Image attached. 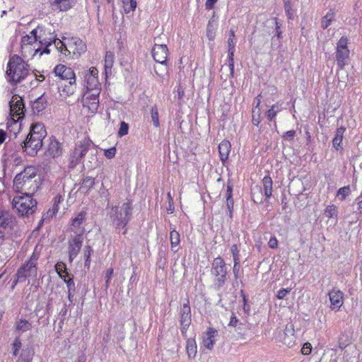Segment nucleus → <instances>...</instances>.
I'll list each match as a JSON object with an SVG mask.
<instances>
[{
	"instance_id": "5",
	"label": "nucleus",
	"mask_w": 362,
	"mask_h": 362,
	"mask_svg": "<svg viewBox=\"0 0 362 362\" xmlns=\"http://www.w3.org/2000/svg\"><path fill=\"white\" fill-rule=\"evenodd\" d=\"M45 35V28L42 26H37L35 29H33L29 35H27L22 37L21 39V47L22 49H25L28 45H33V43H36L37 41L41 45H45V48L41 51L40 47L35 48V53L40 52V55H42L43 53L49 54L50 52L48 47L52 44V40L54 39L53 37H51L49 39L43 37V35Z\"/></svg>"
},
{
	"instance_id": "25",
	"label": "nucleus",
	"mask_w": 362,
	"mask_h": 362,
	"mask_svg": "<svg viewBox=\"0 0 362 362\" xmlns=\"http://www.w3.org/2000/svg\"><path fill=\"white\" fill-rule=\"evenodd\" d=\"M231 145L227 140L222 141L218 145V152L222 163H225L228 158L230 151Z\"/></svg>"
},
{
	"instance_id": "1",
	"label": "nucleus",
	"mask_w": 362,
	"mask_h": 362,
	"mask_svg": "<svg viewBox=\"0 0 362 362\" xmlns=\"http://www.w3.org/2000/svg\"><path fill=\"white\" fill-rule=\"evenodd\" d=\"M13 187L17 192L24 194H34L39 188L37 180V170L33 166L26 167L17 174L13 180Z\"/></svg>"
},
{
	"instance_id": "15",
	"label": "nucleus",
	"mask_w": 362,
	"mask_h": 362,
	"mask_svg": "<svg viewBox=\"0 0 362 362\" xmlns=\"http://www.w3.org/2000/svg\"><path fill=\"white\" fill-rule=\"evenodd\" d=\"M9 107L11 116L17 117L18 119L23 118L25 110L23 99L20 96L14 95L12 97Z\"/></svg>"
},
{
	"instance_id": "4",
	"label": "nucleus",
	"mask_w": 362,
	"mask_h": 362,
	"mask_svg": "<svg viewBox=\"0 0 362 362\" xmlns=\"http://www.w3.org/2000/svg\"><path fill=\"white\" fill-rule=\"evenodd\" d=\"M29 74L28 65L16 54L12 56L8 63L6 74L10 83H18Z\"/></svg>"
},
{
	"instance_id": "24",
	"label": "nucleus",
	"mask_w": 362,
	"mask_h": 362,
	"mask_svg": "<svg viewBox=\"0 0 362 362\" xmlns=\"http://www.w3.org/2000/svg\"><path fill=\"white\" fill-rule=\"evenodd\" d=\"M294 327L291 323H288L286 325L284 331L283 342L288 346H292L295 344V336H294Z\"/></svg>"
},
{
	"instance_id": "29",
	"label": "nucleus",
	"mask_w": 362,
	"mask_h": 362,
	"mask_svg": "<svg viewBox=\"0 0 362 362\" xmlns=\"http://www.w3.org/2000/svg\"><path fill=\"white\" fill-rule=\"evenodd\" d=\"M186 351L189 359H193L197 356V344L194 339L190 338L187 341Z\"/></svg>"
},
{
	"instance_id": "52",
	"label": "nucleus",
	"mask_w": 362,
	"mask_h": 362,
	"mask_svg": "<svg viewBox=\"0 0 362 362\" xmlns=\"http://www.w3.org/2000/svg\"><path fill=\"white\" fill-rule=\"evenodd\" d=\"M22 346V343L18 337H16L13 343V355L17 356Z\"/></svg>"
},
{
	"instance_id": "36",
	"label": "nucleus",
	"mask_w": 362,
	"mask_h": 362,
	"mask_svg": "<svg viewBox=\"0 0 362 362\" xmlns=\"http://www.w3.org/2000/svg\"><path fill=\"white\" fill-rule=\"evenodd\" d=\"M114 64V54L112 52L108 51L105 57V73L111 72V69Z\"/></svg>"
},
{
	"instance_id": "31",
	"label": "nucleus",
	"mask_w": 362,
	"mask_h": 362,
	"mask_svg": "<svg viewBox=\"0 0 362 362\" xmlns=\"http://www.w3.org/2000/svg\"><path fill=\"white\" fill-rule=\"evenodd\" d=\"M335 17V12L333 9H330L327 14L322 17L320 23V26L322 29L327 28L331 23L334 21Z\"/></svg>"
},
{
	"instance_id": "6",
	"label": "nucleus",
	"mask_w": 362,
	"mask_h": 362,
	"mask_svg": "<svg viewBox=\"0 0 362 362\" xmlns=\"http://www.w3.org/2000/svg\"><path fill=\"white\" fill-rule=\"evenodd\" d=\"M132 210V208L129 202L123 203L121 206L112 207L111 210L110 217L113 225L116 230L124 229L122 232L124 235L127 233L126 226L131 219Z\"/></svg>"
},
{
	"instance_id": "62",
	"label": "nucleus",
	"mask_w": 362,
	"mask_h": 362,
	"mask_svg": "<svg viewBox=\"0 0 362 362\" xmlns=\"http://www.w3.org/2000/svg\"><path fill=\"white\" fill-rule=\"evenodd\" d=\"M217 2V0H206L205 4L206 9L211 10L214 8V4Z\"/></svg>"
},
{
	"instance_id": "13",
	"label": "nucleus",
	"mask_w": 362,
	"mask_h": 362,
	"mask_svg": "<svg viewBox=\"0 0 362 362\" xmlns=\"http://www.w3.org/2000/svg\"><path fill=\"white\" fill-rule=\"evenodd\" d=\"M180 317L181 333L182 336L186 337L187 331L192 322L191 308L189 306L188 300L182 305L180 308Z\"/></svg>"
},
{
	"instance_id": "23",
	"label": "nucleus",
	"mask_w": 362,
	"mask_h": 362,
	"mask_svg": "<svg viewBox=\"0 0 362 362\" xmlns=\"http://www.w3.org/2000/svg\"><path fill=\"white\" fill-rule=\"evenodd\" d=\"M235 40H232V38L228 39V66L230 69V75L231 77L233 76L234 74V53L235 51Z\"/></svg>"
},
{
	"instance_id": "27",
	"label": "nucleus",
	"mask_w": 362,
	"mask_h": 362,
	"mask_svg": "<svg viewBox=\"0 0 362 362\" xmlns=\"http://www.w3.org/2000/svg\"><path fill=\"white\" fill-rule=\"evenodd\" d=\"M76 2V0H54L52 5L62 11H66L72 8Z\"/></svg>"
},
{
	"instance_id": "2",
	"label": "nucleus",
	"mask_w": 362,
	"mask_h": 362,
	"mask_svg": "<svg viewBox=\"0 0 362 362\" xmlns=\"http://www.w3.org/2000/svg\"><path fill=\"white\" fill-rule=\"evenodd\" d=\"M55 48L66 56L78 58L86 51V43L79 37H65L64 40L53 39Z\"/></svg>"
},
{
	"instance_id": "55",
	"label": "nucleus",
	"mask_w": 362,
	"mask_h": 362,
	"mask_svg": "<svg viewBox=\"0 0 362 362\" xmlns=\"http://www.w3.org/2000/svg\"><path fill=\"white\" fill-rule=\"evenodd\" d=\"M238 322H239V320L237 318V317L235 315V314L233 313L230 317V322L228 323V326L236 327H238V325H242L241 323L239 324Z\"/></svg>"
},
{
	"instance_id": "63",
	"label": "nucleus",
	"mask_w": 362,
	"mask_h": 362,
	"mask_svg": "<svg viewBox=\"0 0 362 362\" xmlns=\"http://www.w3.org/2000/svg\"><path fill=\"white\" fill-rule=\"evenodd\" d=\"M275 25H276V28H275L276 35L279 39H281L282 38V32L280 30V25H279V23L277 22L276 19H275Z\"/></svg>"
},
{
	"instance_id": "53",
	"label": "nucleus",
	"mask_w": 362,
	"mask_h": 362,
	"mask_svg": "<svg viewBox=\"0 0 362 362\" xmlns=\"http://www.w3.org/2000/svg\"><path fill=\"white\" fill-rule=\"evenodd\" d=\"M284 8H285V11H286V16H288V19H293V11H292L291 1H288V3L287 2H284Z\"/></svg>"
},
{
	"instance_id": "19",
	"label": "nucleus",
	"mask_w": 362,
	"mask_h": 362,
	"mask_svg": "<svg viewBox=\"0 0 362 362\" xmlns=\"http://www.w3.org/2000/svg\"><path fill=\"white\" fill-rule=\"evenodd\" d=\"M55 76L60 79L67 81L69 79H74L75 73L71 67H67L63 64H58L54 69Z\"/></svg>"
},
{
	"instance_id": "47",
	"label": "nucleus",
	"mask_w": 362,
	"mask_h": 362,
	"mask_svg": "<svg viewBox=\"0 0 362 362\" xmlns=\"http://www.w3.org/2000/svg\"><path fill=\"white\" fill-rule=\"evenodd\" d=\"M93 250L90 245H86L84 247V257H85V267H89L90 263V256L93 253Z\"/></svg>"
},
{
	"instance_id": "39",
	"label": "nucleus",
	"mask_w": 362,
	"mask_h": 362,
	"mask_svg": "<svg viewBox=\"0 0 362 362\" xmlns=\"http://www.w3.org/2000/svg\"><path fill=\"white\" fill-rule=\"evenodd\" d=\"M33 354V353L30 349H23L16 362H31Z\"/></svg>"
},
{
	"instance_id": "8",
	"label": "nucleus",
	"mask_w": 362,
	"mask_h": 362,
	"mask_svg": "<svg viewBox=\"0 0 362 362\" xmlns=\"http://www.w3.org/2000/svg\"><path fill=\"white\" fill-rule=\"evenodd\" d=\"M89 151H95L93 142L89 139L81 141L70 154L69 167L74 169Z\"/></svg>"
},
{
	"instance_id": "9",
	"label": "nucleus",
	"mask_w": 362,
	"mask_h": 362,
	"mask_svg": "<svg viewBox=\"0 0 362 362\" xmlns=\"http://www.w3.org/2000/svg\"><path fill=\"white\" fill-rule=\"evenodd\" d=\"M211 272L214 277V286L218 290L224 285L228 272L226 264L221 257L213 260Z\"/></svg>"
},
{
	"instance_id": "37",
	"label": "nucleus",
	"mask_w": 362,
	"mask_h": 362,
	"mask_svg": "<svg viewBox=\"0 0 362 362\" xmlns=\"http://www.w3.org/2000/svg\"><path fill=\"white\" fill-rule=\"evenodd\" d=\"M94 185L95 178L93 177H86L82 181L80 189L85 192H88L90 189L93 187Z\"/></svg>"
},
{
	"instance_id": "48",
	"label": "nucleus",
	"mask_w": 362,
	"mask_h": 362,
	"mask_svg": "<svg viewBox=\"0 0 362 362\" xmlns=\"http://www.w3.org/2000/svg\"><path fill=\"white\" fill-rule=\"evenodd\" d=\"M231 253L233 255V262H235V264H239L240 263V255H239V249L236 244H234L230 247Z\"/></svg>"
},
{
	"instance_id": "38",
	"label": "nucleus",
	"mask_w": 362,
	"mask_h": 362,
	"mask_svg": "<svg viewBox=\"0 0 362 362\" xmlns=\"http://www.w3.org/2000/svg\"><path fill=\"white\" fill-rule=\"evenodd\" d=\"M55 270L61 279L71 276L70 274L67 273L66 266L62 262H59L56 264Z\"/></svg>"
},
{
	"instance_id": "64",
	"label": "nucleus",
	"mask_w": 362,
	"mask_h": 362,
	"mask_svg": "<svg viewBox=\"0 0 362 362\" xmlns=\"http://www.w3.org/2000/svg\"><path fill=\"white\" fill-rule=\"evenodd\" d=\"M261 95H258L254 100V104L255 105V108L253 110H257L261 103Z\"/></svg>"
},
{
	"instance_id": "42",
	"label": "nucleus",
	"mask_w": 362,
	"mask_h": 362,
	"mask_svg": "<svg viewBox=\"0 0 362 362\" xmlns=\"http://www.w3.org/2000/svg\"><path fill=\"white\" fill-rule=\"evenodd\" d=\"M46 107V103L43 96L38 98L33 103V109L34 111L40 112L43 110Z\"/></svg>"
},
{
	"instance_id": "3",
	"label": "nucleus",
	"mask_w": 362,
	"mask_h": 362,
	"mask_svg": "<svg viewBox=\"0 0 362 362\" xmlns=\"http://www.w3.org/2000/svg\"><path fill=\"white\" fill-rule=\"evenodd\" d=\"M47 135L45 126L36 123L31 127L29 135L24 141L25 151L30 156H34L42 146V141Z\"/></svg>"
},
{
	"instance_id": "22",
	"label": "nucleus",
	"mask_w": 362,
	"mask_h": 362,
	"mask_svg": "<svg viewBox=\"0 0 362 362\" xmlns=\"http://www.w3.org/2000/svg\"><path fill=\"white\" fill-rule=\"evenodd\" d=\"M64 200L60 194H57L53 199L52 207L49 209L48 211L43 214L42 221H47L52 218L59 211V204Z\"/></svg>"
},
{
	"instance_id": "16",
	"label": "nucleus",
	"mask_w": 362,
	"mask_h": 362,
	"mask_svg": "<svg viewBox=\"0 0 362 362\" xmlns=\"http://www.w3.org/2000/svg\"><path fill=\"white\" fill-rule=\"evenodd\" d=\"M83 242V236L82 234L75 235L69 242V261L71 262L79 253Z\"/></svg>"
},
{
	"instance_id": "21",
	"label": "nucleus",
	"mask_w": 362,
	"mask_h": 362,
	"mask_svg": "<svg viewBox=\"0 0 362 362\" xmlns=\"http://www.w3.org/2000/svg\"><path fill=\"white\" fill-rule=\"evenodd\" d=\"M218 335V331L213 327H208L206 332L203 334L202 342L204 346L211 350L216 341V337Z\"/></svg>"
},
{
	"instance_id": "7",
	"label": "nucleus",
	"mask_w": 362,
	"mask_h": 362,
	"mask_svg": "<svg viewBox=\"0 0 362 362\" xmlns=\"http://www.w3.org/2000/svg\"><path fill=\"white\" fill-rule=\"evenodd\" d=\"M33 194L22 193L13 197L12 206L17 214L23 217H29L37 209V201L33 198Z\"/></svg>"
},
{
	"instance_id": "51",
	"label": "nucleus",
	"mask_w": 362,
	"mask_h": 362,
	"mask_svg": "<svg viewBox=\"0 0 362 362\" xmlns=\"http://www.w3.org/2000/svg\"><path fill=\"white\" fill-rule=\"evenodd\" d=\"M252 124L254 125L257 126L260 122H261V114H260V110L258 109L257 110H252Z\"/></svg>"
},
{
	"instance_id": "57",
	"label": "nucleus",
	"mask_w": 362,
	"mask_h": 362,
	"mask_svg": "<svg viewBox=\"0 0 362 362\" xmlns=\"http://www.w3.org/2000/svg\"><path fill=\"white\" fill-rule=\"evenodd\" d=\"M268 245L271 249H276L278 247V240L275 236L269 239Z\"/></svg>"
},
{
	"instance_id": "10",
	"label": "nucleus",
	"mask_w": 362,
	"mask_h": 362,
	"mask_svg": "<svg viewBox=\"0 0 362 362\" xmlns=\"http://www.w3.org/2000/svg\"><path fill=\"white\" fill-rule=\"evenodd\" d=\"M37 258L33 255L30 259L23 264L17 271L16 274V280L13 281V286L18 282H24L27 278H36L37 274V268L36 261Z\"/></svg>"
},
{
	"instance_id": "35",
	"label": "nucleus",
	"mask_w": 362,
	"mask_h": 362,
	"mask_svg": "<svg viewBox=\"0 0 362 362\" xmlns=\"http://www.w3.org/2000/svg\"><path fill=\"white\" fill-rule=\"evenodd\" d=\"M338 208L334 204L328 205L325 209V215L328 218H334L337 221L338 217Z\"/></svg>"
},
{
	"instance_id": "28",
	"label": "nucleus",
	"mask_w": 362,
	"mask_h": 362,
	"mask_svg": "<svg viewBox=\"0 0 362 362\" xmlns=\"http://www.w3.org/2000/svg\"><path fill=\"white\" fill-rule=\"evenodd\" d=\"M59 90L66 95H73L76 90V77L74 79L68 80V84L61 85Z\"/></svg>"
},
{
	"instance_id": "44",
	"label": "nucleus",
	"mask_w": 362,
	"mask_h": 362,
	"mask_svg": "<svg viewBox=\"0 0 362 362\" xmlns=\"http://www.w3.org/2000/svg\"><path fill=\"white\" fill-rule=\"evenodd\" d=\"M350 193V186L347 185L339 188L337 192V196L339 198L341 201H343L346 198V197L349 195Z\"/></svg>"
},
{
	"instance_id": "54",
	"label": "nucleus",
	"mask_w": 362,
	"mask_h": 362,
	"mask_svg": "<svg viewBox=\"0 0 362 362\" xmlns=\"http://www.w3.org/2000/svg\"><path fill=\"white\" fill-rule=\"evenodd\" d=\"M104 154H105V157L109 159L114 158L116 154L115 147H112V148L105 150Z\"/></svg>"
},
{
	"instance_id": "45",
	"label": "nucleus",
	"mask_w": 362,
	"mask_h": 362,
	"mask_svg": "<svg viewBox=\"0 0 362 362\" xmlns=\"http://www.w3.org/2000/svg\"><path fill=\"white\" fill-rule=\"evenodd\" d=\"M151 118L153 122V125L156 127H158L160 126L159 123V116H158V110L156 106H153L151 109Z\"/></svg>"
},
{
	"instance_id": "17",
	"label": "nucleus",
	"mask_w": 362,
	"mask_h": 362,
	"mask_svg": "<svg viewBox=\"0 0 362 362\" xmlns=\"http://www.w3.org/2000/svg\"><path fill=\"white\" fill-rule=\"evenodd\" d=\"M330 301V309L335 312L339 311L344 304V293L338 289L333 288L328 293Z\"/></svg>"
},
{
	"instance_id": "59",
	"label": "nucleus",
	"mask_w": 362,
	"mask_h": 362,
	"mask_svg": "<svg viewBox=\"0 0 362 362\" xmlns=\"http://www.w3.org/2000/svg\"><path fill=\"white\" fill-rule=\"evenodd\" d=\"M296 135V132L294 130H290L286 132L284 135L283 138L285 140L291 141L292 140Z\"/></svg>"
},
{
	"instance_id": "40",
	"label": "nucleus",
	"mask_w": 362,
	"mask_h": 362,
	"mask_svg": "<svg viewBox=\"0 0 362 362\" xmlns=\"http://www.w3.org/2000/svg\"><path fill=\"white\" fill-rule=\"evenodd\" d=\"M124 11L126 13L134 11L137 6L136 0H122Z\"/></svg>"
},
{
	"instance_id": "46",
	"label": "nucleus",
	"mask_w": 362,
	"mask_h": 362,
	"mask_svg": "<svg viewBox=\"0 0 362 362\" xmlns=\"http://www.w3.org/2000/svg\"><path fill=\"white\" fill-rule=\"evenodd\" d=\"M11 222V216L8 213L0 212V227L6 228Z\"/></svg>"
},
{
	"instance_id": "60",
	"label": "nucleus",
	"mask_w": 362,
	"mask_h": 362,
	"mask_svg": "<svg viewBox=\"0 0 362 362\" xmlns=\"http://www.w3.org/2000/svg\"><path fill=\"white\" fill-rule=\"evenodd\" d=\"M357 205H358V212L361 214H362V191L361 194L357 197Z\"/></svg>"
},
{
	"instance_id": "61",
	"label": "nucleus",
	"mask_w": 362,
	"mask_h": 362,
	"mask_svg": "<svg viewBox=\"0 0 362 362\" xmlns=\"http://www.w3.org/2000/svg\"><path fill=\"white\" fill-rule=\"evenodd\" d=\"M112 274H113V269L112 268L108 269L105 274L106 286H107L109 281L111 279Z\"/></svg>"
},
{
	"instance_id": "26",
	"label": "nucleus",
	"mask_w": 362,
	"mask_h": 362,
	"mask_svg": "<svg viewBox=\"0 0 362 362\" xmlns=\"http://www.w3.org/2000/svg\"><path fill=\"white\" fill-rule=\"evenodd\" d=\"M346 132V128L340 127L337 129L334 137L332 140L333 147L337 150H342L341 143L344 138V134Z\"/></svg>"
},
{
	"instance_id": "56",
	"label": "nucleus",
	"mask_w": 362,
	"mask_h": 362,
	"mask_svg": "<svg viewBox=\"0 0 362 362\" xmlns=\"http://www.w3.org/2000/svg\"><path fill=\"white\" fill-rule=\"evenodd\" d=\"M312 346L310 343L307 342L304 344L301 349V353L303 355H309L311 353Z\"/></svg>"
},
{
	"instance_id": "18",
	"label": "nucleus",
	"mask_w": 362,
	"mask_h": 362,
	"mask_svg": "<svg viewBox=\"0 0 362 362\" xmlns=\"http://www.w3.org/2000/svg\"><path fill=\"white\" fill-rule=\"evenodd\" d=\"M168 49L165 45H155L152 49L154 60L163 65L166 64Z\"/></svg>"
},
{
	"instance_id": "58",
	"label": "nucleus",
	"mask_w": 362,
	"mask_h": 362,
	"mask_svg": "<svg viewBox=\"0 0 362 362\" xmlns=\"http://www.w3.org/2000/svg\"><path fill=\"white\" fill-rule=\"evenodd\" d=\"M290 291L288 288H281L277 292L276 296L279 299H283Z\"/></svg>"
},
{
	"instance_id": "43",
	"label": "nucleus",
	"mask_w": 362,
	"mask_h": 362,
	"mask_svg": "<svg viewBox=\"0 0 362 362\" xmlns=\"http://www.w3.org/2000/svg\"><path fill=\"white\" fill-rule=\"evenodd\" d=\"M86 213L85 211H81L78 213L76 217L72 218L71 225L74 227H79L83 222L85 221Z\"/></svg>"
},
{
	"instance_id": "11",
	"label": "nucleus",
	"mask_w": 362,
	"mask_h": 362,
	"mask_svg": "<svg viewBox=\"0 0 362 362\" xmlns=\"http://www.w3.org/2000/svg\"><path fill=\"white\" fill-rule=\"evenodd\" d=\"M349 39L342 36L337 43L335 59L338 67L342 69L349 62L350 49L348 47Z\"/></svg>"
},
{
	"instance_id": "32",
	"label": "nucleus",
	"mask_w": 362,
	"mask_h": 362,
	"mask_svg": "<svg viewBox=\"0 0 362 362\" xmlns=\"http://www.w3.org/2000/svg\"><path fill=\"white\" fill-rule=\"evenodd\" d=\"M233 188L231 186H227L226 191V206L229 211V216L231 218L233 209Z\"/></svg>"
},
{
	"instance_id": "50",
	"label": "nucleus",
	"mask_w": 362,
	"mask_h": 362,
	"mask_svg": "<svg viewBox=\"0 0 362 362\" xmlns=\"http://www.w3.org/2000/svg\"><path fill=\"white\" fill-rule=\"evenodd\" d=\"M129 125L125 122H121L118 131V136L122 137L128 134Z\"/></svg>"
},
{
	"instance_id": "33",
	"label": "nucleus",
	"mask_w": 362,
	"mask_h": 362,
	"mask_svg": "<svg viewBox=\"0 0 362 362\" xmlns=\"http://www.w3.org/2000/svg\"><path fill=\"white\" fill-rule=\"evenodd\" d=\"M32 329V325L26 320L21 319L16 322V329L21 332H25Z\"/></svg>"
},
{
	"instance_id": "41",
	"label": "nucleus",
	"mask_w": 362,
	"mask_h": 362,
	"mask_svg": "<svg viewBox=\"0 0 362 362\" xmlns=\"http://www.w3.org/2000/svg\"><path fill=\"white\" fill-rule=\"evenodd\" d=\"M170 240L172 248L178 246L180 242V233L175 229L172 230L170 233Z\"/></svg>"
},
{
	"instance_id": "12",
	"label": "nucleus",
	"mask_w": 362,
	"mask_h": 362,
	"mask_svg": "<svg viewBox=\"0 0 362 362\" xmlns=\"http://www.w3.org/2000/svg\"><path fill=\"white\" fill-rule=\"evenodd\" d=\"M98 71L95 67H91L88 71L87 74L85 75V81H86V91H90L93 93H100L101 85L99 83L98 78Z\"/></svg>"
},
{
	"instance_id": "34",
	"label": "nucleus",
	"mask_w": 362,
	"mask_h": 362,
	"mask_svg": "<svg viewBox=\"0 0 362 362\" xmlns=\"http://www.w3.org/2000/svg\"><path fill=\"white\" fill-rule=\"evenodd\" d=\"M281 104L279 103H276L272 105L271 108L269 109L266 115L269 121H272L276 116V114L281 110Z\"/></svg>"
},
{
	"instance_id": "49",
	"label": "nucleus",
	"mask_w": 362,
	"mask_h": 362,
	"mask_svg": "<svg viewBox=\"0 0 362 362\" xmlns=\"http://www.w3.org/2000/svg\"><path fill=\"white\" fill-rule=\"evenodd\" d=\"M68 277H69L68 279H66V277H64V279H62L66 284L68 291L75 292L76 287H75V283L74 281L73 275L71 274V276H68Z\"/></svg>"
},
{
	"instance_id": "20",
	"label": "nucleus",
	"mask_w": 362,
	"mask_h": 362,
	"mask_svg": "<svg viewBox=\"0 0 362 362\" xmlns=\"http://www.w3.org/2000/svg\"><path fill=\"white\" fill-rule=\"evenodd\" d=\"M62 145L55 139H50L47 147L45 155L52 158H59L62 155Z\"/></svg>"
},
{
	"instance_id": "30",
	"label": "nucleus",
	"mask_w": 362,
	"mask_h": 362,
	"mask_svg": "<svg viewBox=\"0 0 362 362\" xmlns=\"http://www.w3.org/2000/svg\"><path fill=\"white\" fill-rule=\"evenodd\" d=\"M264 194L266 198H270L272 195L273 182L269 176H265L262 179Z\"/></svg>"
},
{
	"instance_id": "14",
	"label": "nucleus",
	"mask_w": 362,
	"mask_h": 362,
	"mask_svg": "<svg viewBox=\"0 0 362 362\" xmlns=\"http://www.w3.org/2000/svg\"><path fill=\"white\" fill-rule=\"evenodd\" d=\"M99 95L90 91H86L82 97V104L83 107L88 109V112L95 114L99 107Z\"/></svg>"
}]
</instances>
